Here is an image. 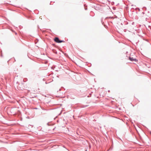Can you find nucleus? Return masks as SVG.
I'll list each match as a JSON object with an SVG mask.
<instances>
[{
	"mask_svg": "<svg viewBox=\"0 0 151 151\" xmlns=\"http://www.w3.org/2000/svg\"><path fill=\"white\" fill-rule=\"evenodd\" d=\"M108 92H109L110 91V90H108Z\"/></svg>",
	"mask_w": 151,
	"mask_h": 151,
	"instance_id": "nucleus-16",
	"label": "nucleus"
},
{
	"mask_svg": "<svg viewBox=\"0 0 151 151\" xmlns=\"http://www.w3.org/2000/svg\"><path fill=\"white\" fill-rule=\"evenodd\" d=\"M63 42H65V41L64 40H60V42L59 43H60Z\"/></svg>",
	"mask_w": 151,
	"mask_h": 151,
	"instance_id": "nucleus-5",
	"label": "nucleus"
},
{
	"mask_svg": "<svg viewBox=\"0 0 151 151\" xmlns=\"http://www.w3.org/2000/svg\"><path fill=\"white\" fill-rule=\"evenodd\" d=\"M134 22H133L132 23V25H134Z\"/></svg>",
	"mask_w": 151,
	"mask_h": 151,
	"instance_id": "nucleus-9",
	"label": "nucleus"
},
{
	"mask_svg": "<svg viewBox=\"0 0 151 151\" xmlns=\"http://www.w3.org/2000/svg\"><path fill=\"white\" fill-rule=\"evenodd\" d=\"M85 10H87V7H85Z\"/></svg>",
	"mask_w": 151,
	"mask_h": 151,
	"instance_id": "nucleus-8",
	"label": "nucleus"
},
{
	"mask_svg": "<svg viewBox=\"0 0 151 151\" xmlns=\"http://www.w3.org/2000/svg\"><path fill=\"white\" fill-rule=\"evenodd\" d=\"M13 32H14L15 33V34L16 35H17V32H14V31H13Z\"/></svg>",
	"mask_w": 151,
	"mask_h": 151,
	"instance_id": "nucleus-10",
	"label": "nucleus"
},
{
	"mask_svg": "<svg viewBox=\"0 0 151 151\" xmlns=\"http://www.w3.org/2000/svg\"><path fill=\"white\" fill-rule=\"evenodd\" d=\"M53 130H55V128H54Z\"/></svg>",
	"mask_w": 151,
	"mask_h": 151,
	"instance_id": "nucleus-25",
	"label": "nucleus"
},
{
	"mask_svg": "<svg viewBox=\"0 0 151 151\" xmlns=\"http://www.w3.org/2000/svg\"><path fill=\"white\" fill-rule=\"evenodd\" d=\"M136 13L137 14V12H136Z\"/></svg>",
	"mask_w": 151,
	"mask_h": 151,
	"instance_id": "nucleus-22",
	"label": "nucleus"
},
{
	"mask_svg": "<svg viewBox=\"0 0 151 151\" xmlns=\"http://www.w3.org/2000/svg\"><path fill=\"white\" fill-rule=\"evenodd\" d=\"M38 40L37 39H36L35 40V44H36L38 42Z\"/></svg>",
	"mask_w": 151,
	"mask_h": 151,
	"instance_id": "nucleus-3",
	"label": "nucleus"
},
{
	"mask_svg": "<svg viewBox=\"0 0 151 151\" xmlns=\"http://www.w3.org/2000/svg\"><path fill=\"white\" fill-rule=\"evenodd\" d=\"M60 40L58 37H55L54 39V41L56 42L59 43Z\"/></svg>",
	"mask_w": 151,
	"mask_h": 151,
	"instance_id": "nucleus-2",
	"label": "nucleus"
},
{
	"mask_svg": "<svg viewBox=\"0 0 151 151\" xmlns=\"http://www.w3.org/2000/svg\"><path fill=\"white\" fill-rule=\"evenodd\" d=\"M114 7H113V9L114 10Z\"/></svg>",
	"mask_w": 151,
	"mask_h": 151,
	"instance_id": "nucleus-17",
	"label": "nucleus"
},
{
	"mask_svg": "<svg viewBox=\"0 0 151 151\" xmlns=\"http://www.w3.org/2000/svg\"><path fill=\"white\" fill-rule=\"evenodd\" d=\"M54 52L55 53V54H57V52L56 51H55V52Z\"/></svg>",
	"mask_w": 151,
	"mask_h": 151,
	"instance_id": "nucleus-11",
	"label": "nucleus"
},
{
	"mask_svg": "<svg viewBox=\"0 0 151 151\" xmlns=\"http://www.w3.org/2000/svg\"><path fill=\"white\" fill-rule=\"evenodd\" d=\"M47 124L48 126H49V123H47Z\"/></svg>",
	"mask_w": 151,
	"mask_h": 151,
	"instance_id": "nucleus-13",
	"label": "nucleus"
},
{
	"mask_svg": "<svg viewBox=\"0 0 151 151\" xmlns=\"http://www.w3.org/2000/svg\"><path fill=\"white\" fill-rule=\"evenodd\" d=\"M142 14H145V13L144 12H142Z\"/></svg>",
	"mask_w": 151,
	"mask_h": 151,
	"instance_id": "nucleus-12",
	"label": "nucleus"
},
{
	"mask_svg": "<svg viewBox=\"0 0 151 151\" xmlns=\"http://www.w3.org/2000/svg\"><path fill=\"white\" fill-rule=\"evenodd\" d=\"M129 59L131 61H134L135 62H137L138 61V60L137 59L134 58L133 57H129Z\"/></svg>",
	"mask_w": 151,
	"mask_h": 151,
	"instance_id": "nucleus-1",
	"label": "nucleus"
},
{
	"mask_svg": "<svg viewBox=\"0 0 151 151\" xmlns=\"http://www.w3.org/2000/svg\"><path fill=\"white\" fill-rule=\"evenodd\" d=\"M85 151H87V150H85Z\"/></svg>",
	"mask_w": 151,
	"mask_h": 151,
	"instance_id": "nucleus-23",
	"label": "nucleus"
},
{
	"mask_svg": "<svg viewBox=\"0 0 151 151\" xmlns=\"http://www.w3.org/2000/svg\"><path fill=\"white\" fill-rule=\"evenodd\" d=\"M84 106L83 107H86V106Z\"/></svg>",
	"mask_w": 151,
	"mask_h": 151,
	"instance_id": "nucleus-19",
	"label": "nucleus"
},
{
	"mask_svg": "<svg viewBox=\"0 0 151 151\" xmlns=\"http://www.w3.org/2000/svg\"><path fill=\"white\" fill-rule=\"evenodd\" d=\"M37 109V108H35V109Z\"/></svg>",
	"mask_w": 151,
	"mask_h": 151,
	"instance_id": "nucleus-14",
	"label": "nucleus"
},
{
	"mask_svg": "<svg viewBox=\"0 0 151 151\" xmlns=\"http://www.w3.org/2000/svg\"><path fill=\"white\" fill-rule=\"evenodd\" d=\"M101 22H102V24L103 25H104V22H103V20H102V18L101 19Z\"/></svg>",
	"mask_w": 151,
	"mask_h": 151,
	"instance_id": "nucleus-7",
	"label": "nucleus"
},
{
	"mask_svg": "<svg viewBox=\"0 0 151 151\" xmlns=\"http://www.w3.org/2000/svg\"><path fill=\"white\" fill-rule=\"evenodd\" d=\"M142 9L143 10L145 11L147 10V8L145 7L144 6L142 8Z\"/></svg>",
	"mask_w": 151,
	"mask_h": 151,
	"instance_id": "nucleus-4",
	"label": "nucleus"
},
{
	"mask_svg": "<svg viewBox=\"0 0 151 151\" xmlns=\"http://www.w3.org/2000/svg\"><path fill=\"white\" fill-rule=\"evenodd\" d=\"M135 10H138L139 11H140V9L139 8H137H137H136L135 9Z\"/></svg>",
	"mask_w": 151,
	"mask_h": 151,
	"instance_id": "nucleus-6",
	"label": "nucleus"
},
{
	"mask_svg": "<svg viewBox=\"0 0 151 151\" xmlns=\"http://www.w3.org/2000/svg\"><path fill=\"white\" fill-rule=\"evenodd\" d=\"M148 13H150V12H149V11H148Z\"/></svg>",
	"mask_w": 151,
	"mask_h": 151,
	"instance_id": "nucleus-21",
	"label": "nucleus"
},
{
	"mask_svg": "<svg viewBox=\"0 0 151 151\" xmlns=\"http://www.w3.org/2000/svg\"><path fill=\"white\" fill-rule=\"evenodd\" d=\"M150 134L151 135V132H150Z\"/></svg>",
	"mask_w": 151,
	"mask_h": 151,
	"instance_id": "nucleus-18",
	"label": "nucleus"
},
{
	"mask_svg": "<svg viewBox=\"0 0 151 151\" xmlns=\"http://www.w3.org/2000/svg\"><path fill=\"white\" fill-rule=\"evenodd\" d=\"M61 89L60 88V89H59V91H61Z\"/></svg>",
	"mask_w": 151,
	"mask_h": 151,
	"instance_id": "nucleus-15",
	"label": "nucleus"
},
{
	"mask_svg": "<svg viewBox=\"0 0 151 151\" xmlns=\"http://www.w3.org/2000/svg\"><path fill=\"white\" fill-rule=\"evenodd\" d=\"M46 83H47V82H45Z\"/></svg>",
	"mask_w": 151,
	"mask_h": 151,
	"instance_id": "nucleus-24",
	"label": "nucleus"
},
{
	"mask_svg": "<svg viewBox=\"0 0 151 151\" xmlns=\"http://www.w3.org/2000/svg\"><path fill=\"white\" fill-rule=\"evenodd\" d=\"M109 151V150H107L106 151Z\"/></svg>",
	"mask_w": 151,
	"mask_h": 151,
	"instance_id": "nucleus-20",
	"label": "nucleus"
}]
</instances>
